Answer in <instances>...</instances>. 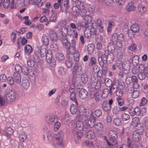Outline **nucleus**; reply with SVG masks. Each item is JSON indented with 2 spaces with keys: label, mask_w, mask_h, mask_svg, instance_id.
I'll return each instance as SVG.
<instances>
[{
  "label": "nucleus",
  "mask_w": 148,
  "mask_h": 148,
  "mask_svg": "<svg viewBox=\"0 0 148 148\" xmlns=\"http://www.w3.org/2000/svg\"><path fill=\"white\" fill-rule=\"evenodd\" d=\"M77 106L76 104H71L70 107V111L71 113L72 114H76V116L78 117L80 115V111L77 109Z\"/></svg>",
  "instance_id": "ddd939ff"
},
{
  "label": "nucleus",
  "mask_w": 148,
  "mask_h": 148,
  "mask_svg": "<svg viewBox=\"0 0 148 148\" xmlns=\"http://www.w3.org/2000/svg\"><path fill=\"white\" fill-rule=\"evenodd\" d=\"M127 144H123L121 145L118 146L117 148H136L137 145L134 143L132 144L129 138H127Z\"/></svg>",
  "instance_id": "9b49d317"
},
{
  "label": "nucleus",
  "mask_w": 148,
  "mask_h": 148,
  "mask_svg": "<svg viewBox=\"0 0 148 148\" xmlns=\"http://www.w3.org/2000/svg\"><path fill=\"white\" fill-rule=\"evenodd\" d=\"M94 127L98 131H102L103 128V125L102 123H97L96 124H95Z\"/></svg>",
  "instance_id": "4c0bfd02"
},
{
  "label": "nucleus",
  "mask_w": 148,
  "mask_h": 148,
  "mask_svg": "<svg viewBox=\"0 0 148 148\" xmlns=\"http://www.w3.org/2000/svg\"><path fill=\"white\" fill-rule=\"evenodd\" d=\"M115 43L110 42L108 45V50L111 52H113L115 50L114 45Z\"/></svg>",
  "instance_id": "a19ab883"
},
{
  "label": "nucleus",
  "mask_w": 148,
  "mask_h": 148,
  "mask_svg": "<svg viewBox=\"0 0 148 148\" xmlns=\"http://www.w3.org/2000/svg\"><path fill=\"white\" fill-rule=\"evenodd\" d=\"M86 137L89 139L94 138L95 136V134L93 130H90L85 134Z\"/></svg>",
  "instance_id": "393cba45"
},
{
  "label": "nucleus",
  "mask_w": 148,
  "mask_h": 148,
  "mask_svg": "<svg viewBox=\"0 0 148 148\" xmlns=\"http://www.w3.org/2000/svg\"><path fill=\"white\" fill-rule=\"evenodd\" d=\"M137 48V46L136 44L134 43L128 47V49L131 51H134Z\"/></svg>",
  "instance_id": "774afa93"
},
{
  "label": "nucleus",
  "mask_w": 148,
  "mask_h": 148,
  "mask_svg": "<svg viewBox=\"0 0 148 148\" xmlns=\"http://www.w3.org/2000/svg\"><path fill=\"white\" fill-rule=\"evenodd\" d=\"M66 36L64 37H61L62 38L61 41L64 47L67 49H69L71 47V45L69 43L67 39L66 38Z\"/></svg>",
  "instance_id": "dca6fc26"
},
{
  "label": "nucleus",
  "mask_w": 148,
  "mask_h": 148,
  "mask_svg": "<svg viewBox=\"0 0 148 148\" xmlns=\"http://www.w3.org/2000/svg\"><path fill=\"white\" fill-rule=\"evenodd\" d=\"M93 98L95 99L96 102L99 101L101 99V96L98 92H95L93 94Z\"/></svg>",
  "instance_id": "c9c22d12"
},
{
  "label": "nucleus",
  "mask_w": 148,
  "mask_h": 148,
  "mask_svg": "<svg viewBox=\"0 0 148 148\" xmlns=\"http://www.w3.org/2000/svg\"><path fill=\"white\" fill-rule=\"evenodd\" d=\"M47 121L49 125H53L54 123L59 121L58 117L56 116H49L47 117Z\"/></svg>",
  "instance_id": "f8f14e48"
},
{
  "label": "nucleus",
  "mask_w": 148,
  "mask_h": 148,
  "mask_svg": "<svg viewBox=\"0 0 148 148\" xmlns=\"http://www.w3.org/2000/svg\"><path fill=\"white\" fill-rule=\"evenodd\" d=\"M81 80L83 84H85L88 80L87 75L86 73H83L81 76Z\"/></svg>",
  "instance_id": "c03bdc74"
},
{
  "label": "nucleus",
  "mask_w": 148,
  "mask_h": 148,
  "mask_svg": "<svg viewBox=\"0 0 148 148\" xmlns=\"http://www.w3.org/2000/svg\"><path fill=\"white\" fill-rule=\"evenodd\" d=\"M47 137L48 140L50 141L53 138V134L50 131H48L46 133Z\"/></svg>",
  "instance_id": "de8ad7c7"
},
{
  "label": "nucleus",
  "mask_w": 148,
  "mask_h": 148,
  "mask_svg": "<svg viewBox=\"0 0 148 148\" xmlns=\"http://www.w3.org/2000/svg\"><path fill=\"white\" fill-rule=\"evenodd\" d=\"M139 92L137 90H134L132 94V96L134 98H137L139 95Z\"/></svg>",
  "instance_id": "e2e57ef3"
},
{
  "label": "nucleus",
  "mask_w": 148,
  "mask_h": 148,
  "mask_svg": "<svg viewBox=\"0 0 148 148\" xmlns=\"http://www.w3.org/2000/svg\"><path fill=\"white\" fill-rule=\"evenodd\" d=\"M66 22L64 20L59 21L58 25L56 27L59 28L60 29L57 31V33L60 37H64L67 36L68 33V29L66 27Z\"/></svg>",
  "instance_id": "f03ea898"
},
{
  "label": "nucleus",
  "mask_w": 148,
  "mask_h": 148,
  "mask_svg": "<svg viewBox=\"0 0 148 148\" xmlns=\"http://www.w3.org/2000/svg\"><path fill=\"white\" fill-rule=\"evenodd\" d=\"M36 51L42 57H45L47 53L46 48H43V47H37L36 49Z\"/></svg>",
  "instance_id": "2eb2a0df"
},
{
  "label": "nucleus",
  "mask_w": 148,
  "mask_h": 148,
  "mask_svg": "<svg viewBox=\"0 0 148 148\" xmlns=\"http://www.w3.org/2000/svg\"><path fill=\"white\" fill-rule=\"evenodd\" d=\"M76 127L77 129L80 131L84 130L85 132H87L89 130L86 125L84 126L83 121L80 120H78L77 121Z\"/></svg>",
  "instance_id": "1a4fd4ad"
},
{
  "label": "nucleus",
  "mask_w": 148,
  "mask_h": 148,
  "mask_svg": "<svg viewBox=\"0 0 148 148\" xmlns=\"http://www.w3.org/2000/svg\"><path fill=\"white\" fill-rule=\"evenodd\" d=\"M96 59L94 57H92L90 58V61L89 63V66H92L93 65L95 64L96 63Z\"/></svg>",
  "instance_id": "338daca9"
},
{
  "label": "nucleus",
  "mask_w": 148,
  "mask_h": 148,
  "mask_svg": "<svg viewBox=\"0 0 148 148\" xmlns=\"http://www.w3.org/2000/svg\"><path fill=\"white\" fill-rule=\"evenodd\" d=\"M88 119V120L85 122V125L88 129V128L94 127L96 118L93 114H91Z\"/></svg>",
  "instance_id": "423d86ee"
},
{
  "label": "nucleus",
  "mask_w": 148,
  "mask_h": 148,
  "mask_svg": "<svg viewBox=\"0 0 148 148\" xmlns=\"http://www.w3.org/2000/svg\"><path fill=\"white\" fill-rule=\"evenodd\" d=\"M77 26V29L78 30H79L81 29V27H86L84 23L82 21H78L76 24Z\"/></svg>",
  "instance_id": "6e6d98bb"
},
{
  "label": "nucleus",
  "mask_w": 148,
  "mask_h": 148,
  "mask_svg": "<svg viewBox=\"0 0 148 148\" xmlns=\"http://www.w3.org/2000/svg\"><path fill=\"white\" fill-rule=\"evenodd\" d=\"M109 136L110 137V139L112 140L113 141L117 142L116 139L118 136L116 132L114 130H111L109 132Z\"/></svg>",
  "instance_id": "412c9836"
},
{
  "label": "nucleus",
  "mask_w": 148,
  "mask_h": 148,
  "mask_svg": "<svg viewBox=\"0 0 148 148\" xmlns=\"http://www.w3.org/2000/svg\"><path fill=\"white\" fill-rule=\"evenodd\" d=\"M17 32L16 31H13L11 34V39L12 41L14 43L15 42Z\"/></svg>",
  "instance_id": "8fccbe9b"
},
{
  "label": "nucleus",
  "mask_w": 148,
  "mask_h": 148,
  "mask_svg": "<svg viewBox=\"0 0 148 148\" xmlns=\"http://www.w3.org/2000/svg\"><path fill=\"white\" fill-rule=\"evenodd\" d=\"M64 133L62 131L58 132L55 137V139L53 141V145L56 148L62 146L63 145Z\"/></svg>",
  "instance_id": "7ed1b4c3"
},
{
  "label": "nucleus",
  "mask_w": 148,
  "mask_h": 148,
  "mask_svg": "<svg viewBox=\"0 0 148 148\" xmlns=\"http://www.w3.org/2000/svg\"><path fill=\"white\" fill-rule=\"evenodd\" d=\"M13 79L14 82L16 83H20L21 82V78L20 75L17 72L14 73Z\"/></svg>",
  "instance_id": "bb28decb"
},
{
  "label": "nucleus",
  "mask_w": 148,
  "mask_h": 148,
  "mask_svg": "<svg viewBox=\"0 0 148 148\" xmlns=\"http://www.w3.org/2000/svg\"><path fill=\"white\" fill-rule=\"evenodd\" d=\"M139 123V120L137 117H135L132 119V125L134 127L138 126Z\"/></svg>",
  "instance_id": "e433bc0d"
},
{
  "label": "nucleus",
  "mask_w": 148,
  "mask_h": 148,
  "mask_svg": "<svg viewBox=\"0 0 148 148\" xmlns=\"http://www.w3.org/2000/svg\"><path fill=\"white\" fill-rule=\"evenodd\" d=\"M121 117L123 121H127L130 118V116L129 114L125 113L123 114Z\"/></svg>",
  "instance_id": "3c124183"
},
{
  "label": "nucleus",
  "mask_w": 148,
  "mask_h": 148,
  "mask_svg": "<svg viewBox=\"0 0 148 148\" xmlns=\"http://www.w3.org/2000/svg\"><path fill=\"white\" fill-rule=\"evenodd\" d=\"M135 33H136L133 32L130 29H129L128 30V36L131 38H132L134 37Z\"/></svg>",
  "instance_id": "69168bd1"
},
{
  "label": "nucleus",
  "mask_w": 148,
  "mask_h": 148,
  "mask_svg": "<svg viewBox=\"0 0 148 148\" xmlns=\"http://www.w3.org/2000/svg\"><path fill=\"white\" fill-rule=\"evenodd\" d=\"M82 144L88 148H102V146L98 143H94L93 141L88 140L84 141Z\"/></svg>",
  "instance_id": "39448f33"
},
{
  "label": "nucleus",
  "mask_w": 148,
  "mask_h": 148,
  "mask_svg": "<svg viewBox=\"0 0 148 148\" xmlns=\"http://www.w3.org/2000/svg\"><path fill=\"white\" fill-rule=\"evenodd\" d=\"M147 67H145L144 65L140 64L139 65L138 67V70L140 73H143L145 74V71Z\"/></svg>",
  "instance_id": "4d7b16f0"
},
{
  "label": "nucleus",
  "mask_w": 148,
  "mask_h": 148,
  "mask_svg": "<svg viewBox=\"0 0 148 148\" xmlns=\"http://www.w3.org/2000/svg\"><path fill=\"white\" fill-rule=\"evenodd\" d=\"M84 35L86 38L88 39L90 38L91 35V33L90 29L89 28H87L84 31Z\"/></svg>",
  "instance_id": "58836bf2"
},
{
  "label": "nucleus",
  "mask_w": 148,
  "mask_h": 148,
  "mask_svg": "<svg viewBox=\"0 0 148 148\" xmlns=\"http://www.w3.org/2000/svg\"><path fill=\"white\" fill-rule=\"evenodd\" d=\"M18 67H19L21 71L25 75H29L30 73L31 72L32 70L31 69H29L25 66H23V67H21V66H18Z\"/></svg>",
  "instance_id": "b1692460"
},
{
  "label": "nucleus",
  "mask_w": 148,
  "mask_h": 148,
  "mask_svg": "<svg viewBox=\"0 0 148 148\" xmlns=\"http://www.w3.org/2000/svg\"><path fill=\"white\" fill-rule=\"evenodd\" d=\"M56 59L59 60H62L64 59V55L60 53H58L55 56Z\"/></svg>",
  "instance_id": "603ef678"
},
{
  "label": "nucleus",
  "mask_w": 148,
  "mask_h": 148,
  "mask_svg": "<svg viewBox=\"0 0 148 148\" xmlns=\"http://www.w3.org/2000/svg\"><path fill=\"white\" fill-rule=\"evenodd\" d=\"M75 90L78 92V94L79 98L81 99H84L87 97L88 92L85 89L78 88L77 86L76 87Z\"/></svg>",
  "instance_id": "0eeeda50"
},
{
  "label": "nucleus",
  "mask_w": 148,
  "mask_h": 148,
  "mask_svg": "<svg viewBox=\"0 0 148 148\" xmlns=\"http://www.w3.org/2000/svg\"><path fill=\"white\" fill-rule=\"evenodd\" d=\"M76 6L79 9L85 8L83 3L80 1H76Z\"/></svg>",
  "instance_id": "09e8293b"
},
{
  "label": "nucleus",
  "mask_w": 148,
  "mask_h": 148,
  "mask_svg": "<svg viewBox=\"0 0 148 148\" xmlns=\"http://www.w3.org/2000/svg\"><path fill=\"white\" fill-rule=\"evenodd\" d=\"M102 108L106 111H109L111 108V106L106 101H104L102 104Z\"/></svg>",
  "instance_id": "c85d7f7f"
},
{
  "label": "nucleus",
  "mask_w": 148,
  "mask_h": 148,
  "mask_svg": "<svg viewBox=\"0 0 148 148\" xmlns=\"http://www.w3.org/2000/svg\"><path fill=\"white\" fill-rule=\"evenodd\" d=\"M73 138L74 139L75 142L76 143H79L80 140L83 135V133L76 130H73Z\"/></svg>",
  "instance_id": "6e6552de"
},
{
  "label": "nucleus",
  "mask_w": 148,
  "mask_h": 148,
  "mask_svg": "<svg viewBox=\"0 0 148 148\" xmlns=\"http://www.w3.org/2000/svg\"><path fill=\"white\" fill-rule=\"evenodd\" d=\"M48 35L50 39L53 41H56L58 39V37L59 36L57 33V31H54L49 29L48 31Z\"/></svg>",
  "instance_id": "4468645a"
},
{
  "label": "nucleus",
  "mask_w": 148,
  "mask_h": 148,
  "mask_svg": "<svg viewBox=\"0 0 148 148\" xmlns=\"http://www.w3.org/2000/svg\"><path fill=\"white\" fill-rule=\"evenodd\" d=\"M114 124L117 126H120L122 124V121L120 118L114 119L113 121Z\"/></svg>",
  "instance_id": "72a5a7b5"
},
{
  "label": "nucleus",
  "mask_w": 148,
  "mask_h": 148,
  "mask_svg": "<svg viewBox=\"0 0 148 148\" xmlns=\"http://www.w3.org/2000/svg\"><path fill=\"white\" fill-rule=\"evenodd\" d=\"M132 139L135 142H138L140 139V135L137 131H134L132 134Z\"/></svg>",
  "instance_id": "6ab92c4d"
},
{
  "label": "nucleus",
  "mask_w": 148,
  "mask_h": 148,
  "mask_svg": "<svg viewBox=\"0 0 148 148\" xmlns=\"http://www.w3.org/2000/svg\"><path fill=\"white\" fill-rule=\"evenodd\" d=\"M118 37L117 34L116 33L112 34V35L111 42L115 44L118 41Z\"/></svg>",
  "instance_id": "ea45409f"
},
{
  "label": "nucleus",
  "mask_w": 148,
  "mask_h": 148,
  "mask_svg": "<svg viewBox=\"0 0 148 148\" xmlns=\"http://www.w3.org/2000/svg\"><path fill=\"white\" fill-rule=\"evenodd\" d=\"M108 58V56L107 55H104L102 56V57H99L98 61L100 65H103V63H106L107 62V59Z\"/></svg>",
  "instance_id": "aec40b11"
},
{
  "label": "nucleus",
  "mask_w": 148,
  "mask_h": 148,
  "mask_svg": "<svg viewBox=\"0 0 148 148\" xmlns=\"http://www.w3.org/2000/svg\"><path fill=\"white\" fill-rule=\"evenodd\" d=\"M141 113L140 109L138 107H136L134 110L130 113L131 115L132 116H134V115L136 116L139 115Z\"/></svg>",
  "instance_id": "c756f323"
},
{
  "label": "nucleus",
  "mask_w": 148,
  "mask_h": 148,
  "mask_svg": "<svg viewBox=\"0 0 148 148\" xmlns=\"http://www.w3.org/2000/svg\"><path fill=\"white\" fill-rule=\"evenodd\" d=\"M25 53L27 55H29L32 52L33 49L32 46L29 45H26L24 47Z\"/></svg>",
  "instance_id": "a878e982"
},
{
  "label": "nucleus",
  "mask_w": 148,
  "mask_h": 148,
  "mask_svg": "<svg viewBox=\"0 0 148 148\" xmlns=\"http://www.w3.org/2000/svg\"><path fill=\"white\" fill-rule=\"evenodd\" d=\"M74 51V53L73 51H70V53L71 54H74V60L76 61H77L79 59V53L78 50H75Z\"/></svg>",
  "instance_id": "473e14b6"
},
{
  "label": "nucleus",
  "mask_w": 148,
  "mask_h": 148,
  "mask_svg": "<svg viewBox=\"0 0 148 148\" xmlns=\"http://www.w3.org/2000/svg\"><path fill=\"white\" fill-rule=\"evenodd\" d=\"M138 9L139 12L142 14L145 12L146 10L145 7L141 4L139 5L138 7Z\"/></svg>",
  "instance_id": "49530a36"
},
{
  "label": "nucleus",
  "mask_w": 148,
  "mask_h": 148,
  "mask_svg": "<svg viewBox=\"0 0 148 148\" xmlns=\"http://www.w3.org/2000/svg\"><path fill=\"white\" fill-rule=\"evenodd\" d=\"M69 8V2L68 1H64V6L63 7V11H66Z\"/></svg>",
  "instance_id": "052dcab7"
},
{
  "label": "nucleus",
  "mask_w": 148,
  "mask_h": 148,
  "mask_svg": "<svg viewBox=\"0 0 148 148\" xmlns=\"http://www.w3.org/2000/svg\"><path fill=\"white\" fill-rule=\"evenodd\" d=\"M22 86L25 90H27L30 86V84L29 81L25 77L23 78L22 84Z\"/></svg>",
  "instance_id": "f3484780"
},
{
  "label": "nucleus",
  "mask_w": 148,
  "mask_h": 148,
  "mask_svg": "<svg viewBox=\"0 0 148 148\" xmlns=\"http://www.w3.org/2000/svg\"><path fill=\"white\" fill-rule=\"evenodd\" d=\"M109 92L110 91L108 89H105L103 91L101 96L104 98H106L108 96Z\"/></svg>",
  "instance_id": "13d9d810"
},
{
  "label": "nucleus",
  "mask_w": 148,
  "mask_h": 148,
  "mask_svg": "<svg viewBox=\"0 0 148 148\" xmlns=\"http://www.w3.org/2000/svg\"><path fill=\"white\" fill-rule=\"evenodd\" d=\"M4 134L5 136L8 138H10L11 136L13 134L14 131L11 127H8L7 128L5 131H4Z\"/></svg>",
  "instance_id": "a211bd4d"
},
{
  "label": "nucleus",
  "mask_w": 148,
  "mask_h": 148,
  "mask_svg": "<svg viewBox=\"0 0 148 148\" xmlns=\"http://www.w3.org/2000/svg\"><path fill=\"white\" fill-rule=\"evenodd\" d=\"M118 88H119V87H117L115 85H114L112 86L109 90L111 94H112L113 93L116 92Z\"/></svg>",
  "instance_id": "680f3d73"
},
{
  "label": "nucleus",
  "mask_w": 148,
  "mask_h": 148,
  "mask_svg": "<svg viewBox=\"0 0 148 148\" xmlns=\"http://www.w3.org/2000/svg\"><path fill=\"white\" fill-rule=\"evenodd\" d=\"M3 7L5 8H8L10 5V2L9 0H4L2 3Z\"/></svg>",
  "instance_id": "5fc2aeb1"
},
{
  "label": "nucleus",
  "mask_w": 148,
  "mask_h": 148,
  "mask_svg": "<svg viewBox=\"0 0 148 148\" xmlns=\"http://www.w3.org/2000/svg\"><path fill=\"white\" fill-rule=\"evenodd\" d=\"M70 44L71 46V50H72L74 51H75V41L73 39H72Z\"/></svg>",
  "instance_id": "bf43d9fd"
},
{
  "label": "nucleus",
  "mask_w": 148,
  "mask_h": 148,
  "mask_svg": "<svg viewBox=\"0 0 148 148\" xmlns=\"http://www.w3.org/2000/svg\"><path fill=\"white\" fill-rule=\"evenodd\" d=\"M107 145L111 148H114V145L117 143V142L113 141L112 139H109V140L106 142Z\"/></svg>",
  "instance_id": "f704fd0d"
},
{
  "label": "nucleus",
  "mask_w": 148,
  "mask_h": 148,
  "mask_svg": "<svg viewBox=\"0 0 148 148\" xmlns=\"http://www.w3.org/2000/svg\"><path fill=\"white\" fill-rule=\"evenodd\" d=\"M116 93L117 96L120 97L123 95V91L120 88H119V87L117 88V90L116 92Z\"/></svg>",
  "instance_id": "0e129e2a"
},
{
  "label": "nucleus",
  "mask_w": 148,
  "mask_h": 148,
  "mask_svg": "<svg viewBox=\"0 0 148 148\" xmlns=\"http://www.w3.org/2000/svg\"><path fill=\"white\" fill-rule=\"evenodd\" d=\"M116 67L120 71H123L124 73L128 74L130 71V66L127 64H123L120 60H118L116 62Z\"/></svg>",
  "instance_id": "20e7f679"
},
{
  "label": "nucleus",
  "mask_w": 148,
  "mask_h": 148,
  "mask_svg": "<svg viewBox=\"0 0 148 148\" xmlns=\"http://www.w3.org/2000/svg\"><path fill=\"white\" fill-rule=\"evenodd\" d=\"M95 49L94 45V44H89L88 46V51L89 53H92Z\"/></svg>",
  "instance_id": "37998d69"
},
{
  "label": "nucleus",
  "mask_w": 148,
  "mask_h": 148,
  "mask_svg": "<svg viewBox=\"0 0 148 148\" xmlns=\"http://www.w3.org/2000/svg\"><path fill=\"white\" fill-rule=\"evenodd\" d=\"M53 125L54 126V130L55 132L57 131L60 128L61 124L58 121H57L56 122L54 123Z\"/></svg>",
  "instance_id": "864d4df0"
},
{
  "label": "nucleus",
  "mask_w": 148,
  "mask_h": 148,
  "mask_svg": "<svg viewBox=\"0 0 148 148\" xmlns=\"http://www.w3.org/2000/svg\"><path fill=\"white\" fill-rule=\"evenodd\" d=\"M79 10L77 7L73 6L72 8V14L76 16H78L80 13Z\"/></svg>",
  "instance_id": "2f4dec72"
},
{
  "label": "nucleus",
  "mask_w": 148,
  "mask_h": 148,
  "mask_svg": "<svg viewBox=\"0 0 148 148\" xmlns=\"http://www.w3.org/2000/svg\"><path fill=\"white\" fill-rule=\"evenodd\" d=\"M41 41L43 44L47 45L49 42V40L48 37L45 34L43 35L41 37Z\"/></svg>",
  "instance_id": "7c9ffc66"
},
{
  "label": "nucleus",
  "mask_w": 148,
  "mask_h": 148,
  "mask_svg": "<svg viewBox=\"0 0 148 148\" xmlns=\"http://www.w3.org/2000/svg\"><path fill=\"white\" fill-rule=\"evenodd\" d=\"M16 94L15 91L13 90L9 91L5 95L4 97L0 96V104L3 106L6 103H12L16 100Z\"/></svg>",
  "instance_id": "f257e3e1"
},
{
  "label": "nucleus",
  "mask_w": 148,
  "mask_h": 148,
  "mask_svg": "<svg viewBox=\"0 0 148 148\" xmlns=\"http://www.w3.org/2000/svg\"><path fill=\"white\" fill-rule=\"evenodd\" d=\"M46 58L47 62L49 63H51V65L53 66L55 65L56 63L54 62H52V56L51 55L50 53H47L45 55Z\"/></svg>",
  "instance_id": "5701e85b"
},
{
  "label": "nucleus",
  "mask_w": 148,
  "mask_h": 148,
  "mask_svg": "<svg viewBox=\"0 0 148 148\" xmlns=\"http://www.w3.org/2000/svg\"><path fill=\"white\" fill-rule=\"evenodd\" d=\"M130 29L133 32L137 33L139 32L140 29L139 26L136 23L133 24L131 26Z\"/></svg>",
  "instance_id": "cd10ccee"
},
{
  "label": "nucleus",
  "mask_w": 148,
  "mask_h": 148,
  "mask_svg": "<svg viewBox=\"0 0 148 148\" xmlns=\"http://www.w3.org/2000/svg\"><path fill=\"white\" fill-rule=\"evenodd\" d=\"M27 135L24 132H22L19 135L20 140L22 142H24L26 140Z\"/></svg>",
  "instance_id": "79ce46f5"
},
{
  "label": "nucleus",
  "mask_w": 148,
  "mask_h": 148,
  "mask_svg": "<svg viewBox=\"0 0 148 148\" xmlns=\"http://www.w3.org/2000/svg\"><path fill=\"white\" fill-rule=\"evenodd\" d=\"M71 93L70 95V99L74 101L76 104L77 106L78 105V103L77 101V99L76 98V94L75 92H71Z\"/></svg>",
  "instance_id": "a18cd8bd"
},
{
  "label": "nucleus",
  "mask_w": 148,
  "mask_h": 148,
  "mask_svg": "<svg viewBox=\"0 0 148 148\" xmlns=\"http://www.w3.org/2000/svg\"><path fill=\"white\" fill-rule=\"evenodd\" d=\"M84 22L86 27H87L90 24L91 25L93 26L94 21H92V18L90 16L87 14L84 17Z\"/></svg>",
  "instance_id": "9d476101"
},
{
  "label": "nucleus",
  "mask_w": 148,
  "mask_h": 148,
  "mask_svg": "<svg viewBox=\"0 0 148 148\" xmlns=\"http://www.w3.org/2000/svg\"><path fill=\"white\" fill-rule=\"evenodd\" d=\"M136 7L134 6V3L133 2L129 3L126 7V9L128 12L134 11Z\"/></svg>",
  "instance_id": "4be33fe9"
}]
</instances>
